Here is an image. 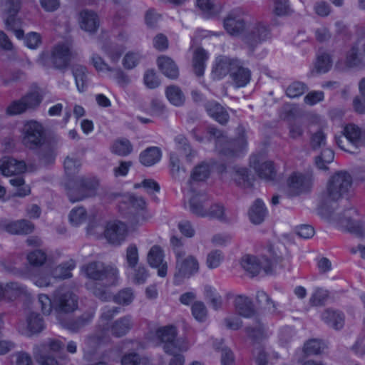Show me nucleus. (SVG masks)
<instances>
[{
  "instance_id": "f257e3e1",
  "label": "nucleus",
  "mask_w": 365,
  "mask_h": 365,
  "mask_svg": "<svg viewBox=\"0 0 365 365\" xmlns=\"http://www.w3.org/2000/svg\"><path fill=\"white\" fill-rule=\"evenodd\" d=\"M86 277L91 281L86 283V289L101 300L109 297L107 288L115 285L119 279V271L112 264L100 261L91 262L82 267Z\"/></svg>"
},
{
  "instance_id": "f03ea898",
  "label": "nucleus",
  "mask_w": 365,
  "mask_h": 365,
  "mask_svg": "<svg viewBox=\"0 0 365 365\" xmlns=\"http://www.w3.org/2000/svg\"><path fill=\"white\" fill-rule=\"evenodd\" d=\"M191 134L200 143L214 140L218 153L228 158L238 156L247 147V141L243 137L229 140L220 130L212 126L207 127L203 135L198 128H194Z\"/></svg>"
},
{
  "instance_id": "7ed1b4c3",
  "label": "nucleus",
  "mask_w": 365,
  "mask_h": 365,
  "mask_svg": "<svg viewBox=\"0 0 365 365\" xmlns=\"http://www.w3.org/2000/svg\"><path fill=\"white\" fill-rule=\"evenodd\" d=\"M281 261V256L277 253L272 245H269L266 254L260 259L251 255L244 256L241 259V265L245 270L255 276L259 274L262 269L266 274H272L276 264Z\"/></svg>"
},
{
  "instance_id": "20e7f679",
  "label": "nucleus",
  "mask_w": 365,
  "mask_h": 365,
  "mask_svg": "<svg viewBox=\"0 0 365 365\" xmlns=\"http://www.w3.org/2000/svg\"><path fill=\"white\" fill-rule=\"evenodd\" d=\"M351 184L352 178L347 172L336 173L329 180L327 190L323 194L324 204L339 200L349 191Z\"/></svg>"
},
{
  "instance_id": "39448f33",
  "label": "nucleus",
  "mask_w": 365,
  "mask_h": 365,
  "mask_svg": "<svg viewBox=\"0 0 365 365\" xmlns=\"http://www.w3.org/2000/svg\"><path fill=\"white\" fill-rule=\"evenodd\" d=\"M170 242L173 247L176 257V269L178 272L175 274V277H190L197 272L199 270L198 261L192 255L185 257L186 252L182 247L181 240L173 236L170 239Z\"/></svg>"
},
{
  "instance_id": "423d86ee",
  "label": "nucleus",
  "mask_w": 365,
  "mask_h": 365,
  "mask_svg": "<svg viewBox=\"0 0 365 365\" xmlns=\"http://www.w3.org/2000/svg\"><path fill=\"white\" fill-rule=\"evenodd\" d=\"M269 38H271L270 26L262 21H256L249 25L243 35V41L252 53L256 47Z\"/></svg>"
},
{
  "instance_id": "0eeeda50",
  "label": "nucleus",
  "mask_w": 365,
  "mask_h": 365,
  "mask_svg": "<svg viewBox=\"0 0 365 365\" xmlns=\"http://www.w3.org/2000/svg\"><path fill=\"white\" fill-rule=\"evenodd\" d=\"M98 185V180L95 178H79L75 182L74 186L68 188V196L70 201L75 202L94 196Z\"/></svg>"
},
{
  "instance_id": "6e6552de",
  "label": "nucleus",
  "mask_w": 365,
  "mask_h": 365,
  "mask_svg": "<svg viewBox=\"0 0 365 365\" xmlns=\"http://www.w3.org/2000/svg\"><path fill=\"white\" fill-rule=\"evenodd\" d=\"M156 335L164 343L163 349L168 354L185 351L189 349V344L185 340L175 339L177 331L174 327L168 326L159 329Z\"/></svg>"
},
{
  "instance_id": "1a4fd4ad",
  "label": "nucleus",
  "mask_w": 365,
  "mask_h": 365,
  "mask_svg": "<svg viewBox=\"0 0 365 365\" xmlns=\"http://www.w3.org/2000/svg\"><path fill=\"white\" fill-rule=\"evenodd\" d=\"M22 134L23 144L31 150H36L41 147L46 140L43 125L35 120H30L24 124Z\"/></svg>"
},
{
  "instance_id": "9d476101",
  "label": "nucleus",
  "mask_w": 365,
  "mask_h": 365,
  "mask_svg": "<svg viewBox=\"0 0 365 365\" xmlns=\"http://www.w3.org/2000/svg\"><path fill=\"white\" fill-rule=\"evenodd\" d=\"M64 344L58 339H48L34 347V356L41 365H58L57 361L50 355L63 349Z\"/></svg>"
},
{
  "instance_id": "9b49d317",
  "label": "nucleus",
  "mask_w": 365,
  "mask_h": 365,
  "mask_svg": "<svg viewBox=\"0 0 365 365\" xmlns=\"http://www.w3.org/2000/svg\"><path fill=\"white\" fill-rule=\"evenodd\" d=\"M133 327L132 317L130 315L124 316L113 322L109 328L97 331L94 337L99 342H105L108 339V331L115 337L125 335Z\"/></svg>"
},
{
  "instance_id": "f8f14e48",
  "label": "nucleus",
  "mask_w": 365,
  "mask_h": 365,
  "mask_svg": "<svg viewBox=\"0 0 365 365\" xmlns=\"http://www.w3.org/2000/svg\"><path fill=\"white\" fill-rule=\"evenodd\" d=\"M78 296L69 289L61 288L54 294L53 306L58 312H72L78 308Z\"/></svg>"
},
{
  "instance_id": "ddd939ff",
  "label": "nucleus",
  "mask_w": 365,
  "mask_h": 365,
  "mask_svg": "<svg viewBox=\"0 0 365 365\" xmlns=\"http://www.w3.org/2000/svg\"><path fill=\"white\" fill-rule=\"evenodd\" d=\"M312 180L310 173H292L287 180L289 195L296 196L307 192L312 187Z\"/></svg>"
},
{
  "instance_id": "4468645a",
  "label": "nucleus",
  "mask_w": 365,
  "mask_h": 365,
  "mask_svg": "<svg viewBox=\"0 0 365 365\" xmlns=\"http://www.w3.org/2000/svg\"><path fill=\"white\" fill-rule=\"evenodd\" d=\"M4 6V10L8 14L5 20L6 29L14 31L19 39L22 38L24 31L20 29L21 22L15 16L20 9V0H6Z\"/></svg>"
},
{
  "instance_id": "2eb2a0df",
  "label": "nucleus",
  "mask_w": 365,
  "mask_h": 365,
  "mask_svg": "<svg viewBox=\"0 0 365 365\" xmlns=\"http://www.w3.org/2000/svg\"><path fill=\"white\" fill-rule=\"evenodd\" d=\"M71 59L70 44L67 42L58 43L51 51L50 60L56 69H66Z\"/></svg>"
},
{
  "instance_id": "dca6fc26",
  "label": "nucleus",
  "mask_w": 365,
  "mask_h": 365,
  "mask_svg": "<svg viewBox=\"0 0 365 365\" xmlns=\"http://www.w3.org/2000/svg\"><path fill=\"white\" fill-rule=\"evenodd\" d=\"M147 262L153 268L158 269V275L165 277L167 275L168 264L165 260L163 250L159 245L153 246L147 255Z\"/></svg>"
},
{
  "instance_id": "f3484780",
  "label": "nucleus",
  "mask_w": 365,
  "mask_h": 365,
  "mask_svg": "<svg viewBox=\"0 0 365 365\" xmlns=\"http://www.w3.org/2000/svg\"><path fill=\"white\" fill-rule=\"evenodd\" d=\"M224 28L231 35L237 36L245 29V22L240 9L231 11L224 19Z\"/></svg>"
},
{
  "instance_id": "a211bd4d",
  "label": "nucleus",
  "mask_w": 365,
  "mask_h": 365,
  "mask_svg": "<svg viewBox=\"0 0 365 365\" xmlns=\"http://www.w3.org/2000/svg\"><path fill=\"white\" fill-rule=\"evenodd\" d=\"M128 233L127 226L120 221L110 222L105 230V237L109 242L120 245L125 240Z\"/></svg>"
},
{
  "instance_id": "6ab92c4d",
  "label": "nucleus",
  "mask_w": 365,
  "mask_h": 365,
  "mask_svg": "<svg viewBox=\"0 0 365 365\" xmlns=\"http://www.w3.org/2000/svg\"><path fill=\"white\" fill-rule=\"evenodd\" d=\"M237 60L227 56L217 58L212 70L213 78L219 80L223 78L228 73L231 74L232 70L237 66Z\"/></svg>"
},
{
  "instance_id": "aec40b11",
  "label": "nucleus",
  "mask_w": 365,
  "mask_h": 365,
  "mask_svg": "<svg viewBox=\"0 0 365 365\" xmlns=\"http://www.w3.org/2000/svg\"><path fill=\"white\" fill-rule=\"evenodd\" d=\"M1 227L11 235H28L34 230V225L27 220L3 221Z\"/></svg>"
},
{
  "instance_id": "412c9836",
  "label": "nucleus",
  "mask_w": 365,
  "mask_h": 365,
  "mask_svg": "<svg viewBox=\"0 0 365 365\" xmlns=\"http://www.w3.org/2000/svg\"><path fill=\"white\" fill-rule=\"evenodd\" d=\"M356 215V211L354 209H349L344 212L343 216L339 218L340 225L348 232L355 235L357 237L364 235V230L360 222L354 220L352 217Z\"/></svg>"
},
{
  "instance_id": "4be33fe9",
  "label": "nucleus",
  "mask_w": 365,
  "mask_h": 365,
  "mask_svg": "<svg viewBox=\"0 0 365 365\" xmlns=\"http://www.w3.org/2000/svg\"><path fill=\"white\" fill-rule=\"evenodd\" d=\"M0 170L5 176L20 175L26 170V164L11 157H4L0 160Z\"/></svg>"
},
{
  "instance_id": "5701e85b",
  "label": "nucleus",
  "mask_w": 365,
  "mask_h": 365,
  "mask_svg": "<svg viewBox=\"0 0 365 365\" xmlns=\"http://www.w3.org/2000/svg\"><path fill=\"white\" fill-rule=\"evenodd\" d=\"M347 141L356 148L365 145V130L354 123L347 124L343 130Z\"/></svg>"
},
{
  "instance_id": "b1692460",
  "label": "nucleus",
  "mask_w": 365,
  "mask_h": 365,
  "mask_svg": "<svg viewBox=\"0 0 365 365\" xmlns=\"http://www.w3.org/2000/svg\"><path fill=\"white\" fill-rule=\"evenodd\" d=\"M321 319L327 326L335 330L341 329L345 323L344 314L333 309H325L321 315Z\"/></svg>"
},
{
  "instance_id": "393cba45",
  "label": "nucleus",
  "mask_w": 365,
  "mask_h": 365,
  "mask_svg": "<svg viewBox=\"0 0 365 365\" xmlns=\"http://www.w3.org/2000/svg\"><path fill=\"white\" fill-rule=\"evenodd\" d=\"M205 108L207 114L220 124L228 122L230 115L227 110L218 102L215 101H207L205 104Z\"/></svg>"
},
{
  "instance_id": "a878e982",
  "label": "nucleus",
  "mask_w": 365,
  "mask_h": 365,
  "mask_svg": "<svg viewBox=\"0 0 365 365\" xmlns=\"http://www.w3.org/2000/svg\"><path fill=\"white\" fill-rule=\"evenodd\" d=\"M79 24L84 31L95 33L99 26V19L94 11L85 9L80 12Z\"/></svg>"
},
{
  "instance_id": "bb28decb",
  "label": "nucleus",
  "mask_w": 365,
  "mask_h": 365,
  "mask_svg": "<svg viewBox=\"0 0 365 365\" xmlns=\"http://www.w3.org/2000/svg\"><path fill=\"white\" fill-rule=\"evenodd\" d=\"M209 200L207 196L203 193L194 195L189 202V209L192 214L203 217L207 210Z\"/></svg>"
},
{
  "instance_id": "cd10ccee",
  "label": "nucleus",
  "mask_w": 365,
  "mask_h": 365,
  "mask_svg": "<svg viewBox=\"0 0 365 365\" xmlns=\"http://www.w3.org/2000/svg\"><path fill=\"white\" fill-rule=\"evenodd\" d=\"M250 165L253 167L260 178L268 181L273 180L275 178L276 170L273 162L266 161L259 164L256 159H252Z\"/></svg>"
},
{
  "instance_id": "c85d7f7f",
  "label": "nucleus",
  "mask_w": 365,
  "mask_h": 365,
  "mask_svg": "<svg viewBox=\"0 0 365 365\" xmlns=\"http://www.w3.org/2000/svg\"><path fill=\"white\" fill-rule=\"evenodd\" d=\"M236 64L237 66L232 70L230 76L236 87H244L250 81L251 71L248 68L243 67L239 60H237Z\"/></svg>"
},
{
  "instance_id": "c756f323",
  "label": "nucleus",
  "mask_w": 365,
  "mask_h": 365,
  "mask_svg": "<svg viewBox=\"0 0 365 365\" xmlns=\"http://www.w3.org/2000/svg\"><path fill=\"white\" fill-rule=\"evenodd\" d=\"M157 64L161 72L168 78L175 79L178 77V68L171 58L160 56L158 58Z\"/></svg>"
},
{
  "instance_id": "7c9ffc66",
  "label": "nucleus",
  "mask_w": 365,
  "mask_h": 365,
  "mask_svg": "<svg viewBox=\"0 0 365 365\" xmlns=\"http://www.w3.org/2000/svg\"><path fill=\"white\" fill-rule=\"evenodd\" d=\"M235 307L237 312L247 318L255 315V309L251 299L243 295H239L235 299Z\"/></svg>"
},
{
  "instance_id": "2f4dec72",
  "label": "nucleus",
  "mask_w": 365,
  "mask_h": 365,
  "mask_svg": "<svg viewBox=\"0 0 365 365\" xmlns=\"http://www.w3.org/2000/svg\"><path fill=\"white\" fill-rule=\"evenodd\" d=\"M248 215L252 223L255 225L262 223L267 215L264 203L259 199L256 200L250 207Z\"/></svg>"
},
{
  "instance_id": "473e14b6",
  "label": "nucleus",
  "mask_w": 365,
  "mask_h": 365,
  "mask_svg": "<svg viewBox=\"0 0 365 365\" xmlns=\"http://www.w3.org/2000/svg\"><path fill=\"white\" fill-rule=\"evenodd\" d=\"M175 143L178 150L182 155L185 156L187 162L191 163L197 156V151L192 148L188 140L185 136L182 135L176 136Z\"/></svg>"
},
{
  "instance_id": "72a5a7b5",
  "label": "nucleus",
  "mask_w": 365,
  "mask_h": 365,
  "mask_svg": "<svg viewBox=\"0 0 365 365\" xmlns=\"http://www.w3.org/2000/svg\"><path fill=\"white\" fill-rule=\"evenodd\" d=\"M5 301H14L17 298L26 296L27 289L23 284L11 282L4 284Z\"/></svg>"
},
{
  "instance_id": "f704fd0d",
  "label": "nucleus",
  "mask_w": 365,
  "mask_h": 365,
  "mask_svg": "<svg viewBox=\"0 0 365 365\" xmlns=\"http://www.w3.org/2000/svg\"><path fill=\"white\" fill-rule=\"evenodd\" d=\"M133 148L130 141L127 138H118L115 140L110 146L112 153L118 156H128L133 152Z\"/></svg>"
},
{
  "instance_id": "c9c22d12",
  "label": "nucleus",
  "mask_w": 365,
  "mask_h": 365,
  "mask_svg": "<svg viewBox=\"0 0 365 365\" xmlns=\"http://www.w3.org/2000/svg\"><path fill=\"white\" fill-rule=\"evenodd\" d=\"M162 156L158 147H149L143 150L139 156L140 162L145 166H151L160 161Z\"/></svg>"
},
{
  "instance_id": "e433bc0d",
  "label": "nucleus",
  "mask_w": 365,
  "mask_h": 365,
  "mask_svg": "<svg viewBox=\"0 0 365 365\" xmlns=\"http://www.w3.org/2000/svg\"><path fill=\"white\" fill-rule=\"evenodd\" d=\"M207 58V53L203 48H197L195 50L192 57V68L194 73L197 76H201L204 74L205 62Z\"/></svg>"
},
{
  "instance_id": "4c0bfd02",
  "label": "nucleus",
  "mask_w": 365,
  "mask_h": 365,
  "mask_svg": "<svg viewBox=\"0 0 365 365\" xmlns=\"http://www.w3.org/2000/svg\"><path fill=\"white\" fill-rule=\"evenodd\" d=\"M72 73L75 78L76 85L79 92H84L88 86L87 68L81 65H74L72 68Z\"/></svg>"
},
{
  "instance_id": "58836bf2",
  "label": "nucleus",
  "mask_w": 365,
  "mask_h": 365,
  "mask_svg": "<svg viewBox=\"0 0 365 365\" xmlns=\"http://www.w3.org/2000/svg\"><path fill=\"white\" fill-rule=\"evenodd\" d=\"M38 158L44 163H50L54 160L56 150L57 149L56 143H46L38 148Z\"/></svg>"
},
{
  "instance_id": "ea45409f",
  "label": "nucleus",
  "mask_w": 365,
  "mask_h": 365,
  "mask_svg": "<svg viewBox=\"0 0 365 365\" xmlns=\"http://www.w3.org/2000/svg\"><path fill=\"white\" fill-rule=\"evenodd\" d=\"M332 66L331 55L326 51H319L317 54L315 68L319 73H324L328 72Z\"/></svg>"
},
{
  "instance_id": "a19ab883",
  "label": "nucleus",
  "mask_w": 365,
  "mask_h": 365,
  "mask_svg": "<svg viewBox=\"0 0 365 365\" xmlns=\"http://www.w3.org/2000/svg\"><path fill=\"white\" fill-rule=\"evenodd\" d=\"M166 96L168 101L176 106H180L185 101V96L180 88L176 86H170L166 88Z\"/></svg>"
},
{
  "instance_id": "79ce46f5",
  "label": "nucleus",
  "mask_w": 365,
  "mask_h": 365,
  "mask_svg": "<svg viewBox=\"0 0 365 365\" xmlns=\"http://www.w3.org/2000/svg\"><path fill=\"white\" fill-rule=\"evenodd\" d=\"M75 267L73 261L68 262L55 267L52 271V277L54 279H67L71 277V271Z\"/></svg>"
},
{
  "instance_id": "37998d69",
  "label": "nucleus",
  "mask_w": 365,
  "mask_h": 365,
  "mask_svg": "<svg viewBox=\"0 0 365 365\" xmlns=\"http://www.w3.org/2000/svg\"><path fill=\"white\" fill-rule=\"evenodd\" d=\"M28 329L32 334H38L44 329V322L40 314L31 313L27 318Z\"/></svg>"
},
{
  "instance_id": "c03bdc74",
  "label": "nucleus",
  "mask_w": 365,
  "mask_h": 365,
  "mask_svg": "<svg viewBox=\"0 0 365 365\" xmlns=\"http://www.w3.org/2000/svg\"><path fill=\"white\" fill-rule=\"evenodd\" d=\"M205 296L213 309L217 310L222 304V297L210 286L205 287Z\"/></svg>"
},
{
  "instance_id": "a18cd8bd",
  "label": "nucleus",
  "mask_w": 365,
  "mask_h": 365,
  "mask_svg": "<svg viewBox=\"0 0 365 365\" xmlns=\"http://www.w3.org/2000/svg\"><path fill=\"white\" fill-rule=\"evenodd\" d=\"M134 299V292L131 288L120 289L114 297L113 301L120 305H129Z\"/></svg>"
},
{
  "instance_id": "49530a36",
  "label": "nucleus",
  "mask_w": 365,
  "mask_h": 365,
  "mask_svg": "<svg viewBox=\"0 0 365 365\" xmlns=\"http://www.w3.org/2000/svg\"><path fill=\"white\" fill-rule=\"evenodd\" d=\"M225 207L219 203L213 204L207 207V210L203 217H209L210 219H217L220 221L226 220Z\"/></svg>"
},
{
  "instance_id": "de8ad7c7",
  "label": "nucleus",
  "mask_w": 365,
  "mask_h": 365,
  "mask_svg": "<svg viewBox=\"0 0 365 365\" xmlns=\"http://www.w3.org/2000/svg\"><path fill=\"white\" fill-rule=\"evenodd\" d=\"M308 88L307 85L300 81H294L286 88V94L289 98H298L303 95Z\"/></svg>"
},
{
  "instance_id": "09e8293b",
  "label": "nucleus",
  "mask_w": 365,
  "mask_h": 365,
  "mask_svg": "<svg viewBox=\"0 0 365 365\" xmlns=\"http://www.w3.org/2000/svg\"><path fill=\"white\" fill-rule=\"evenodd\" d=\"M21 98L28 110L34 109L41 103L43 100V95L38 91H34L29 93Z\"/></svg>"
},
{
  "instance_id": "8fccbe9b",
  "label": "nucleus",
  "mask_w": 365,
  "mask_h": 365,
  "mask_svg": "<svg viewBox=\"0 0 365 365\" xmlns=\"http://www.w3.org/2000/svg\"><path fill=\"white\" fill-rule=\"evenodd\" d=\"M191 311L192 316L197 321L204 322L207 319L208 312L203 302L200 301L195 302L192 305Z\"/></svg>"
},
{
  "instance_id": "3c124183",
  "label": "nucleus",
  "mask_w": 365,
  "mask_h": 365,
  "mask_svg": "<svg viewBox=\"0 0 365 365\" xmlns=\"http://www.w3.org/2000/svg\"><path fill=\"white\" fill-rule=\"evenodd\" d=\"M196 3L200 10L209 15L216 14L221 11L215 0H196Z\"/></svg>"
},
{
  "instance_id": "603ef678",
  "label": "nucleus",
  "mask_w": 365,
  "mask_h": 365,
  "mask_svg": "<svg viewBox=\"0 0 365 365\" xmlns=\"http://www.w3.org/2000/svg\"><path fill=\"white\" fill-rule=\"evenodd\" d=\"M334 158V152L331 149L326 148L322 150L320 155L316 158L315 163L319 169L326 170L327 165L331 163Z\"/></svg>"
},
{
  "instance_id": "864d4df0",
  "label": "nucleus",
  "mask_w": 365,
  "mask_h": 365,
  "mask_svg": "<svg viewBox=\"0 0 365 365\" xmlns=\"http://www.w3.org/2000/svg\"><path fill=\"white\" fill-rule=\"evenodd\" d=\"M234 178L235 182L240 186L248 187L252 185V179L250 178L246 168H237L235 170Z\"/></svg>"
},
{
  "instance_id": "5fc2aeb1",
  "label": "nucleus",
  "mask_w": 365,
  "mask_h": 365,
  "mask_svg": "<svg viewBox=\"0 0 365 365\" xmlns=\"http://www.w3.org/2000/svg\"><path fill=\"white\" fill-rule=\"evenodd\" d=\"M86 211L82 207L73 209L69 214L70 222L74 226L83 223L86 220Z\"/></svg>"
},
{
  "instance_id": "6e6d98bb",
  "label": "nucleus",
  "mask_w": 365,
  "mask_h": 365,
  "mask_svg": "<svg viewBox=\"0 0 365 365\" xmlns=\"http://www.w3.org/2000/svg\"><path fill=\"white\" fill-rule=\"evenodd\" d=\"M224 259L222 252L220 250H212L208 253L206 264L209 269L218 267Z\"/></svg>"
},
{
  "instance_id": "4d7b16f0",
  "label": "nucleus",
  "mask_w": 365,
  "mask_h": 365,
  "mask_svg": "<svg viewBox=\"0 0 365 365\" xmlns=\"http://www.w3.org/2000/svg\"><path fill=\"white\" fill-rule=\"evenodd\" d=\"M329 297L328 291L321 288L315 289L309 299V303L312 306H322L324 304Z\"/></svg>"
},
{
  "instance_id": "13d9d810",
  "label": "nucleus",
  "mask_w": 365,
  "mask_h": 365,
  "mask_svg": "<svg viewBox=\"0 0 365 365\" xmlns=\"http://www.w3.org/2000/svg\"><path fill=\"white\" fill-rule=\"evenodd\" d=\"M141 58L139 52H128L123 59V65L127 69H132L138 64Z\"/></svg>"
},
{
  "instance_id": "bf43d9fd",
  "label": "nucleus",
  "mask_w": 365,
  "mask_h": 365,
  "mask_svg": "<svg viewBox=\"0 0 365 365\" xmlns=\"http://www.w3.org/2000/svg\"><path fill=\"white\" fill-rule=\"evenodd\" d=\"M27 259L33 266H41L46 260V255L44 252L40 250H36L28 255Z\"/></svg>"
},
{
  "instance_id": "052dcab7",
  "label": "nucleus",
  "mask_w": 365,
  "mask_h": 365,
  "mask_svg": "<svg viewBox=\"0 0 365 365\" xmlns=\"http://www.w3.org/2000/svg\"><path fill=\"white\" fill-rule=\"evenodd\" d=\"M125 257L130 267L134 268L137 265L139 257L138 250L135 245L131 244L127 247Z\"/></svg>"
},
{
  "instance_id": "680f3d73",
  "label": "nucleus",
  "mask_w": 365,
  "mask_h": 365,
  "mask_svg": "<svg viewBox=\"0 0 365 365\" xmlns=\"http://www.w3.org/2000/svg\"><path fill=\"white\" fill-rule=\"evenodd\" d=\"M24 180L23 179V178L20 176H18L10 180L11 185L18 187L16 195L24 197L30 193V187L27 185L24 186Z\"/></svg>"
},
{
  "instance_id": "e2e57ef3",
  "label": "nucleus",
  "mask_w": 365,
  "mask_h": 365,
  "mask_svg": "<svg viewBox=\"0 0 365 365\" xmlns=\"http://www.w3.org/2000/svg\"><path fill=\"white\" fill-rule=\"evenodd\" d=\"M210 174L209 166L207 164L202 163L196 166L192 173V178L196 181L205 180Z\"/></svg>"
},
{
  "instance_id": "0e129e2a",
  "label": "nucleus",
  "mask_w": 365,
  "mask_h": 365,
  "mask_svg": "<svg viewBox=\"0 0 365 365\" xmlns=\"http://www.w3.org/2000/svg\"><path fill=\"white\" fill-rule=\"evenodd\" d=\"M323 349V344L317 339L308 341L304 346V351L307 355L318 354Z\"/></svg>"
},
{
  "instance_id": "69168bd1",
  "label": "nucleus",
  "mask_w": 365,
  "mask_h": 365,
  "mask_svg": "<svg viewBox=\"0 0 365 365\" xmlns=\"http://www.w3.org/2000/svg\"><path fill=\"white\" fill-rule=\"evenodd\" d=\"M148 277V270L144 266H138L134 269L133 282L136 284H142L146 282Z\"/></svg>"
},
{
  "instance_id": "338daca9",
  "label": "nucleus",
  "mask_w": 365,
  "mask_h": 365,
  "mask_svg": "<svg viewBox=\"0 0 365 365\" xmlns=\"http://www.w3.org/2000/svg\"><path fill=\"white\" fill-rule=\"evenodd\" d=\"M103 51L110 58L111 62L115 63L119 61L124 51V48L116 46H105Z\"/></svg>"
},
{
  "instance_id": "774afa93",
  "label": "nucleus",
  "mask_w": 365,
  "mask_h": 365,
  "mask_svg": "<svg viewBox=\"0 0 365 365\" xmlns=\"http://www.w3.org/2000/svg\"><path fill=\"white\" fill-rule=\"evenodd\" d=\"M346 63L349 67L356 66L361 63L359 49L356 46H352L347 52Z\"/></svg>"
}]
</instances>
